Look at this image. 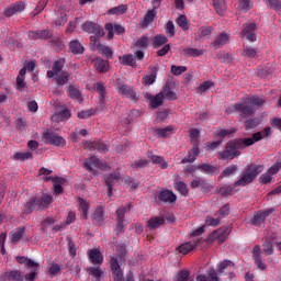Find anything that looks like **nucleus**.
I'll return each instance as SVG.
<instances>
[{
  "label": "nucleus",
  "instance_id": "obj_1",
  "mask_svg": "<svg viewBox=\"0 0 281 281\" xmlns=\"http://www.w3.org/2000/svg\"><path fill=\"white\" fill-rule=\"evenodd\" d=\"M267 99L265 97H246L243 102L235 103L234 109L245 117H249L256 113V109H260V106H265Z\"/></svg>",
  "mask_w": 281,
  "mask_h": 281
},
{
  "label": "nucleus",
  "instance_id": "obj_2",
  "mask_svg": "<svg viewBox=\"0 0 281 281\" xmlns=\"http://www.w3.org/2000/svg\"><path fill=\"white\" fill-rule=\"evenodd\" d=\"M247 146H254V140L251 138L235 139L227 143L226 149L220 153L218 157L221 159H234V157H238L240 150L247 148Z\"/></svg>",
  "mask_w": 281,
  "mask_h": 281
},
{
  "label": "nucleus",
  "instance_id": "obj_3",
  "mask_svg": "<svg viewBox=\"0 0 281 281\" xmlns=\"http://www.w3.org/2000/svg\"><path fill=\"white\" fill-rule=\"evenodd\" d=\"M63 67H65V59H59L54 63L53 70L47 71V76L49 78H54V80L57 82V85H67L69 82V79L71 78V75L67 71H63Z\"/></svg>",
  "mask_w": 281,
  "mask_h": 281
},
{
  "label": "nucleus",
  "instance_id": "obj_4",
  "mask_svg": "<svg viewBox=\"0 0 281 281\" xmlns=\"http://www.w3.org/2000/svg\"><path fill=\"white\" fill-rule=\"evenodd\" d=\"M259 172H262V166L248 165L240 179L234 183V188H238V186H241V188L249 186V183H251V181L258 177Z\"/></svg>",
  "mask_w": 281,
  "mask_h": 281
},
{
  "label": "nucleus",
  "instance_id": "obj_5",
  "mask_svg": "<svg viewBox=\"0 0 281 281\" xmlns=\"http://www.w3.org/2000/svg\"><path fill=\"white\" fill-rule=\"evenodd\" d=\"M128 212H131V203H128L125 206L120 207L116 211L117 224H116V227L114 228V232L117 235L124 234V227H126V225H128V222L125 218V215L128 214Z\"/></svg>",
  "mask_w": 281,
  "mask_h": 281
},
{
  "label": "nucleus",
  "instance_id": "obj_6",
  "mask_svg": "<svg viewBox=\"0 0 281 281\" xmlns=\"http://www.w3.org/2000/svg\"><path fill=\"white\" fill-rule=\"evenodd\" d=\"M54 202V198H52V195L47 194V193H43L42 199L40 200L38 198H32L25 205V211L26 214H30V212H32V210H34V207H36V205L40 204V207H47V205H49L50 203Z\"/></svg>",
  "mask_w": 281,
  "mask_h": 281
},
{
  "label": "nucleus",
  "instance_id": "obj_7",
  "mask_svg": "<svg viewBox=\"0 0 281 281\" xmlns=\"http://www.w3.org/2000/svg\"><path fill=\"white\" fill-rule=\"evenodd\" d=\"M111 269L114 281H124V272L122 271V267H120V261H117V258L115 257H112L111 259ZM126 281H135V278H133V272H128L126 276Z\"/></svg>",
  "mask_w": 281,
  "mask_h": 281
},
{
  "label": "nucleus",
  "instance_id": "obj_8",
  "mask_svg": "<svg viewBox=\"0 0 281 281\" xmlns=\"http://www.w3.org/2000/svg\"><path fill=\"white\" fill-rule=\"evenodd\" d=\"M83 165L86 166V170H88V172H92L93 175H97L95 169L93 168H99L100 170L109 169V165H106V162H102L100 158L94 156L83 160Z\"/></svg>",
  "mask_w": 281,
  "mask_h": 281
},
{
  "label": "nucleus",
  "instance_id": "obj_9",
  "mask_svg": "<svg viewBox=\"0 0 281 281\" xmlns=\"http://www.w3.org/2000/svg\"><path fill=\"white\" fill-rule=\"evenodd\" d=\"M90 45L93 52H99V54H103L106 58L113 57V50L111 47L100 44V41H98L95 36L90 37Z\"/></svg>",
  "mask_w": 281,
  "mask_h": 281
},
{
  "label": "nucleus",
  "instance_id": "obj_10",
  "mask_svg": "<svg viewBox=\"0 0 281 281\" xmlns=\"http://www.w3.org/2000/svg\"><path fill=\"white\" fill-rule=\"evenodd\" d=\"M43 142H45V144H52L53 146H65V144H67V142L65 140V138H63V136L54 133V132H45L43 135Z\"/></svg>",
  "mask_w": 281,
  "mask_h": 281
},
{
  "label": "nucleus",
  "instance_id": "obj_11",
  "mask_svg": "<svg viewBox=\"0 0 281 281\" xmlns=\"http://www.w3.org/2000/svg\"><path fill=\"white\" fill-rule=\"evenodd\" d=\"M120 179H122V175L120 173V170H116L113 173H110L104 177V181L108 188V196H113V186H115L116 183H120Z\"/></svg>",
  "mask_w": 281,
  "mask_h": 281
},
{
  "label": "nucleus",
  "instance_id": "obj_12",
  "mask_svg": "<svg viewBox=\"0 0 281 281\" xmlns=\"http://www.w3.org/2000/svg\"><path fill=\"white\" fill-rule=\"evenodd\" d=\"M241 38L249 41L250 43H256V23L244 24V29L240 32Z\"/></svg>",
  "mask_w": 281,
  "mask_h": 281
},
{
  "label": "nucleus",
  "instance_id": "obj_13",
  "mask_svg": "<svg viewBox=\"0 0 281 281\" xmlns=\"http://www.w3.org/2000/svg\"><path fill=\"white\" fill-rule=\"evenodd\" d=\"M83 32H87L88 34H94V37L98 38L100 36H104V29L100 26L99 24H95L93 22H86L82 25Z\"/></svg>",
  "mask_w": 281,
  "mask_h": 281
},
{
  "label": "nucleus",
  "instance_id": "obj_14",
  "mask_svg": "<svg viewBox=\"0 0 281 281\" xmlns=\"http://www.w3.org/2000/svg\"><path fill=\"white\" fill-rule=\"evenodd\" d=\"M281 168V162H276L273 166L269 168V170L260 176V183H271L273 181V175H278Z\"/></svg>",
  "mask_w": 281,
  "mask_h": 281
},
{
  "label": "nucleus",
  "instance_id": "obj_15",
  "mask_svg": "<svg viewBox=\"0 0 281 281\" xmlns=\"http://www.w3.org/2000/svg\"><path fill=\"white\" fill-rule=\"evenodd\" d=\"M201 243H203V238L196 237L195 239H193V241L192 239H190V241L180 245L178 247V251L179 254L186 256L187 254H190V251H193L194 247H196V245H201Z\"/></svg>",
  "mask_w": 281,
  "mask_h": 281
},
{
  "label": "nucleus",
  "instance_id": "obj_16",
  "mask_svg": "<svg viewBox=\"0 0 281 281\" xmlns=\"http://www.w3.org/2000/svg\"><path fill=\"white\" fill-rule=\"evenodd\" d=\"M92 223L95 225H104L106 223V213L104 212V207L98 206L91 214Z\"/></svg>",
  "mask_w": 281,
  "mask_h": 281
},
{
  "label": "nucleus",
  "instance_id": "obj_17",
  "mask_svg": "<svg viewBox=\"0 0 281 281\" xmlns=\"http://www.w3.org/2000/svg\"><path fill=\"white\" fill-rule=\"evenodd\" d=\"M252 260H255V265L257 266V268L260 271H265V269H267V265H265V262L262 261V249L260 248V246L256 245L252 248Z\"/></svg>",
  "mask_w": 281,
  "mask_h": 281
},
{
  "label": "nucleus",
  "instance_id": "obj_18",
  "mask_svg": "<svg viewBox=\"0 0 281 281\" xmlns=\"http://www.w3.org/2000/svg\"><path fill=\"white\" fill-rule=\"evenodd\" d=\"M88 257L89 261L92 265H97L98 267H100L104 262V255H102V252L98 248L90 249L88 251Z\"/></svg>",
  "mask_w": 281,
  "mask_h": 281
},
{
  "label": "nucleus",
  "instance_id": "obj_19",
  "mask_svg": "<svg viewBox=\"0 0 281 281\" xmlns=\"http://www.w3.org/2000/svg\"><path fill=\"white\" fill-rule=\"evenodd\" d=\"M85 148H88V150H99V153H106L109 150L106 143L100 140H86Z\"/></svg>",
  "mask_w": 281,
  "mask_h": 281
},
{
  "label": "nucleus",
  "instance_id": "obj_20",
  "mask_svg": "<svg viewBox=\"0 0 281 281\" xmlns=\"http://www.w3.org/2000/svg\"><path fill=\"white\" fill-rule=\"evenodd\" d=\"M25 10V2L18 1L4 9V16H14Z\"/></svg>",
  "mask_w": 281,
  "mask_h": 281
},
{
  "label": "nucleus",
  "instance_id": "obj_21",
  "mask_svg": "<svg viewBox=\"0 0 281 281\" xmlns=\"http://www.w3.org/2000/svg\"><path fill=\"white\" fill-rule=\"evenodd\" d=\"M270 214H273V209H268L266 211H260L256 213L252 218V225H256V227H261L267 216H269Z\"/></svg>",
  "mask_w": 281,
  "mask_h": 281
},
{
  "label": "nucleus",
  "instance_id": "obj_22",
  "mask_svg": "<svg viewBox=\"0 0 281 281\" xmlns=\"http://www.w3.org/2000/svg\"><path fill=\"white\" fill-rule=\"evenodd\" d=\"M146 100H148L149 102V106H151V109H159V106H161V104H164V93L159 92L156 95L153 94H146Z\"/></svg>",
  "mask_w": 281,
  "mask_h": 281
},
{
  "label": "nucleus",
  "instance_id": "obj_23",
  "mask_svg": "<svg viewBox=\"0 0 281 281\" xmlns=\"http://www.w3.org/2000/svg\"><path fill=\"white\" fill-rule=\"evenodd\" d=\"M105 30L108 32V38H113L115 34H124V26L120 24L108 23L105 24Z\"/></svg>",
  "mask_w": 281,
  "mask_h": 281
},
{
  "label": "nucleus",
  "instance_id": "obj_24",
  "mask_svg": "<svg viewBox=\"0 0 281 281\" xmlns=\"http://www.w3.org/2000/svg\"><path fill=\"white\" fill-rule=\"evenodd\" d=\"M207 276L205 274H198L196 281H218V274L214 268H209L206 271Z\"/></svg>",
  "mask_w": 281,
  "mask_h": 281
},
{
  "label": "nucleus",
  "instance_id": "obj_25",
  "mask_svg": "<svg viewBox=\"0 0 281 281\" xmlns=\"http://www.w3.org/2000/svg\"><path fill=\"white\" fill-rule=\"evenodd\" d=\"M158 199L159 201H162V203H175V201H177V195L170 190H164L159 193Z\"/></svg>",
  "mask_w": 281,
  "mask_h": 281
},
{
  "label": "nucleus",
  "instance_id": "obj_26",
  "mask_svg": "<svg viewBox=\"0 0 281 281\" xmlns=\"http://www.w3.org/2000/svg\"><path fill=\"white\" fill-rule=\"evenodd\" d=\"M201 150L199 149V146L195 145L188 154V157L183 158L181 160V164H193V161H196V158L199 157Z\"/></svg>",
  "mask_w": 281,
  "mask_h": 281
},
{
  "label": "nucleus",
  "instance_id": "obj_27",
  "mask_svg": "<svg viewBox=\"0 0 281 281\" xmlns=\"http://www.w3.org/2000/svg\"><path fill=\"white\" fill-rule=\"evenodd\" d=\"M71 117L69 109H64L52 116L53 122H67Z\"/></svg>",
  "mask_w": 281,
  "mask_h": 281
},
{
  "label": "nucleus",
  "instance_id": "obj_28",
  "mask_svg": "<svg viewBox=\"0 0 281 281\" xmlns=\"http://www.w3.org/2000/svg\"><path fill=\"white\" fill-rule=\"evenodd\" d=\"M227 236H229V231L227 228H220L212 233L213 240H218V243H225Z\"/></svg>",
  "mask_w": 281,
  "mask_h": 281
},
{
  "label": "nucleus",
  "instance_id": "obj_29",
  "mask_svg": "<svg viewBox=\"0 0 281 281\" xmlns=\"http://www.w3.org/2000/svg\"><path fill=\"white\" fill-rule=\"evenodd\" d=\"M164 223H166V220L164 218V216H153L148 221L147 227H149V229H158V227H161Z\"/></svg>",
  "mask_w": 281,
  "mask_h": 281
},
{
  "label": "nucleus",
  "instance_id": "obj_30",
  "mask_svg": "<svg viewBox=\"0 0 281 281\" xmlns=\"http://www.w3.org/2000/svg\"><path fill=\"white\" fill-rule=\"evenodd\" d=\"M119 93H121V95H125L126 98H130V100H137V93H135V91H133V88L128 87V86H121L119 88Z\"/></svg>",
  "mask_w": 281,
  "mask_h": 281
},
{
  "label": "nucleus",
  "instance_id": "obj_31",
  "mask_svg": "<svg viewBox=\"0 0 281 281\" xmlns=\"http://www.w3.org/2000/svg\"><path fill=\"white\" fill-rule=\"evenodd\" d=\"M227 41H229V35H227L226 33H221L211 45L215 49H220V47H223V45L227 44Z\"/></svg>",
  "mask_w": 281,
  "mask_h": 281
},
{
  "label": "nucleus",
  "instance_id": "obj_32",
  "mask_svg": "<svg viewBox=\"0 0 281 281\" xmlns=\"http://www.w3.org/2000/svg\"><path fill=\"white\" fill-rule=\"evenodd\" d=\"M94 68L99 74H104L109 71V61L102 59V58H97L94 59Z\"/></svg>",
  "mask_w": 281,
  "mask_h": 281
},
{
  "label": "nucleus",
  "instance_id": "obj_33",
  "mask_svg": "<svg viewBox=\"0 0 281 281\" xmlns=\"http://www.w3.org/2000/svg\"><path fill=\"white\" fill-rule=\"evenodd\" d=\"M148 159L151 161V164H157L162 170H166L168 168V162L161 156H155L149 154Z\"/></svg>",
  "mask_w": 281,
  "mask_h": 281
},
{
  "label": "nucleus",
  "instance_id": "obj_34",
  "mask_svg": "<svg viewBox=\"0 0 281 281\" xmlns=\"http://www.w3.org/2000/svg\"><path fill=\"white\" fill-rule=\"evenodd\" d=\"M121 65H126L127 67H136L137 63L135 61V57L132 54L123 55L119 57Z\"/></svg>",
  "mask_w": 281,
  "mask_h": 281
},
{
  "label": "nucleus",
  "instance_id": "obj_35",
  "mask_svg": "<svg viewBox=\"0 0 281 281\" xmlns=\"http://www.w3.org/2000/svg\"><path fill=\"white\" fill-rule=\"evenodd\" d=\"M45 181H49V177L44 178ZM54 181V192L55 194H63V183H65V179L63 178H52Z\"/></svg>",
  "mask_w": 281,
  "mask_h": 281
},
{
  "label": "nucleus",
  "instance_id": "obj_36",
  "mask_svg": "<svg viewBox=\"0 0 281 281\" xmlns=\"http://www.w3.org/2000/svg\"><path fill=\"white\" fill-rule=\"evenodd\" d=\"M69 49L71 54H75V55L82 54L85 52V47L80 42H78V40H72L69 43Z\"/></svg>",
  "mask_w": 281,
  "mask_h": 281
},
{
  "label": "nucleus",
  "instance_id": "obj_37",
  "mask_svg": "<svg viewBox=\"0 0 281 281\" xmlns=\"http://www.w3.org/2000/svg\"><path fill=\"white\" fill-rule=\"evenodd\" d=\"M270 135L271 127H266L263 131L255 133L250 139L252 140V144H256V142H260L262 137H269Z\"/></svg>",
  "mask_w": 281,
  "mask_h": 281
},
{
  "label": "nucleus",
  "instance_id": "obj_38",
  "mask_svg": "<svg viewBox=\"0 0 281 281\" xmlns=\"http://www.w3.org/2000/svg\"><path fill=\"white\" fill-rule=\"evenodd\" d=\"M160 93H162V98L165 100H169V101L177 100V93L168 85L165 86V88L162 89V91H160Z\"/></svg>",
  "mask_w": 281,
  "mask_h": 281
},
{
  "label": "nucleus",
  "instance_id": "obj_39",
  "mask_svg": "<svg viewBox=\"0 0 281 281\" xmlns=\"http://www.w3.org/2000/svg\"><path fill=\"white\" fill-rule=\"evenodd\" d=\"M68 95L71 100H78V102H82V94H80V90L75 86L68 87Z\"/></svg>",
  "mask_w": 281,
  "mask_h": 281
},
{
  "label": "nucleus",
  "instance_id": "obj_40",
  "mask_svg": "<svg viewBox=\"0 0 281 281\" xmlns=\"http://www.w3.org/2000/svg\"><path fill=\"white\" fill-rule=\"evenodd\" d=\"M25 87V69H21L16 78V89H19V91H23Z\"/></svg>",
  "mask_w": 281,
  "mask_h": 281
},
{
  "label": "nucleus",
  "instance_id": "obj_41",
  "mask_svg": "<svg viewBox=\"0 0 281 281\" xmlns=\"http://www.w3.org/2000/svg\"><path fill=\"white\" fill-rule=\"evenodd\" d=\"M172 133H175V126H172V125H169L165 128L156 130V134L158 135V137H170V135H172Z\"/></svg>",
  "mask_w": 281,
  "mask_h": 281
},
{
  "label": "nucleus",
  "instance_id": "obj_42",
  "mask_svg": "<svg viewBox=\"0 0 281 281\" xmlns=\"http://www.w3.org/2000/svg\"><path fill=\"white\" fill-rule=\"evenodd\" d=\"M16 260L20 265H25L30 269H36V267H40L37 262L25 257H16Z\"/></svg>",
  "mask_w": 281,
  "mask_h": 281
},
{
  "label": "nucleus",
  "instance_id": "obj_43",
  "mask_svg": "<svg viewBox=\"0 0 281 281\" xmlns=\"http://www.w3.org/2000/svg\"><path fill=\"white\" fill-rule=\"evenodd\" d=\"M88 272L97 281H100L102 279V276H104V271H102V269H100L99 267H90L88 268Z\"/></svg>",
  "mask_w": 281,
  "mask_h": 281
},
{
  "label": "nucleus",
  "instance_id": "obj_44",
  "mask_svg": "<svg viewBox=\"0 0 281 281\" xmlns=\"http://www.w3.org/2000/svg\"><path fill=\"white\" fill-rule=\"evenodd\" d=\"M155 16H157V11H155V9L149 10L146 15L145 19L143 21V27H148L149 23H153V21H155Z\"/></svg>",
  "mask_w": 281,
  "mask_h": 281
},
{
  "label": "nucleus",
  "instance_id": "obj_45",
  "mask_svg": "<svg viewBox=\"0 0 281 281\" xmlns=\"http://www.w3.org/2000/svg\"><path fill=\"white\" fill-rule=\"evenodd\" d=\"M150 41L151 40L148 36L144 35L136 41L135 46L138 49H146V47H148V45H150Z\"/></svg>",
  "mask_w": 281,
  "mask_h": 281
},
{
  "label": "nucleus",
  "instance_id": "obj_46",
  "mask_svg": "<svg viewBox=\"0 0 281 281\" xmlns=\"http://www.w3.org/2000/svg\"><path fill=\"white\" fill-rule=\"evenodd\" d=\"M29 36H33V38H52V33L48 30L30 32Z\"/></svg>",
  "mask_w": 281,
  "mask_h": 281
},
{
  "label": "nucleus",
  "instance_id": "obj_47",
  "mask_svg": "<svg viewBox=\"0 0 281 281\" xmlns=\"http://www.w3.org/2000/svg\"><path fill=\"white\" fill-rule=\"evenodd\" d=\"M213 5L217 12V14L223 15L227 5L225 4V0H213Z\"/></svg>",
  "mask_w": 281,
  "mask_h": 281
},
{
  "label": "nucleus",
  "instance_id": "obj_48",
  "mask_svg": "<svg viewBox=\"0 0 281 281\" xmlns=\"http://www.w3.org/2000/svg\"><path fill=\"white\" fill-rule=\"evenodd\" d=\"M157 80V70H155L151 75H146L143 77V85L145 87H150V85H155V81Z\"/></svg>",
  "mask_w": 281,
  "mask_h": 281
},
{
  "label": "nucleus",
  "instance_id": "obj_49",
  "mask_svg": "<svg viewBox=\"0 0 281 281\" xmlns=\"http://www.w3.org/2000/svg\"><path fill=\"white\" fill-rule=\"evenodd\" d=\"M234 269L235 265L232 262V260L225 259L224 261L220 262L217 265V271L218 273H225V269L227 268Z\"/></svg>",
  "mask_w": 281,
  "mask_h": 281
},
{
  "label": "nucleus",
  "instance_id": "obj_50",
  "mask_svg": "<svg viewBox=\"0 0 281 281\" xmlns=\"http://www.w3.org/2000/svg\"><path fill=\"white\" fill-rule=\"evenodd\" d=\"M274 240H267L266 243L262 244V251L266 254V256H271L273 255V244Z\"/></svg>",
  "mask_w": 281,
  "mask_h": 281
},
{
  "label": "nucleus",
  "instance_id": "obj_51",
  "mask_svg": "<svg viewBox=\"0 0 281 281\" xmlns=\"http://www.w3.org/2000/svg\"><path fill=\"white\" fill-rule=\"evenodd\" d=\"M23 234H25L23 228H15L13 232H11L12 243H19L20 238H23Z\"/></svg>",
  "mask_w": 281,
  "mask_h": 281
},
{
  "label": "nucleus",
  "instance_id": "obj_52",
  "mask_svg": "<svg viewBox=\"0 0 281 281\" xmlns=\"http://www.w3.org/2000/svg\"><path fill=\"white\" fill-rule=\"evenodd\" d=\"M254 8V4L249 0H239L238 9L240 12H249Z\"/></svg>",
  "mask_w": 281,
  "mask_h": 281
},
{
  "label": "nucleus",
  "instance_id": "obj_53",
  "mask_svg": "<svg viewBox=\"0 0 281 281\" xmlns=\"http://www.w3.org/2000/svg\"><path fill=\"white\" fill-rule=\"evenodd\" d=\"M14 159L16 161H27V159H32V153L30 151H23V153H15L14 154Z\"/></svg>",
  "mask_w": 281,
  "mask_h": 281
},
{
  "label": "nucleus",
  "instance_id": "obj_54",
  "mask_svg": "<svg viewBox=\"0 0 281 281\" xmlns=\"http://www.w3.org/2000/svg\"><path fill=\"white\" fill-rule=\"evenodd\" d=\"M168 43V37L166 35H156L154 37V47H161V45H166Z\"/></svg>",
  "mask_w": 281,
  "mask_h": 281
},
{
  "label": "nucleus",
  "instance_id": "obj_55",
  "mask_svg": "<svg viewBox=\"0 0 281 281\" xmlns=\"http://www.w3.org/2000/svg\"><path fill=\"white\" fill-rule=\"evenodd\" d=\"M97 91L99 92V95H100V102L103 104L106 98V88L102 82L97 83Z\"/></svg>",
  "mask_w": 281,
  "mask_h": 281
},
{
  "label": "nucleus",
  "instance_id": "obj_56",
  "mask_svg": "<svg viewBox=\"0 0 281 281\" xmlns=\"http://www.w3.org/2000/svg\"><path fill=\"white\" fill-rule=\"evenodd\" d=\"M205 232V226H200L195 229H193L190 234V240L194 243V239L201 238V235Z\"/></svg>",
  "mask_w": 281,
  "mask_h": 281
},
{
  "label": "nucleus",
  "instance_id": "obj_57",
  "mask_svg": "<svg viewBox=\"0 0 281 281\" xmlns=\"http://www.w3.org/2000/svg\"><path fill=\"white\" fill-rule=\"evenodd\" d=\"M126 5L121 4L119 7L112 8L108 11V14H116L119 16L120 14H126Z\"/></svg>",
  "mask_w": 281,
  "mask_h": 281
},
{
  "label": "nucleus",
  "instance_id": "obj_58",
  "mask_svg": "<svg viewBox=\"0 0 281 281\" xmlns=\"http://www.w3.org/2000/svg\"><path fill=\"white\" fill-rule=\"evenodd\" d=\"M214 87V82L212 81H204L196 88V93H205V91H210V88Z\"/></svg>",
  "mask_w": 281,
  "mask_h": 281
},
{
  "label": "nucleus",
  "instance_id": "obj_59",
  "mask_svg": "<svg viewBox=\"0 0 281 281\" xmlns=\"http://www.w3.org/2000/svg\"><path fill=\"white\" fill-rule=\"evenodd\" d=\"M214 29L212 26H204L201 27L200 31L196 33L198 38H205V36H210Z\"/></svg>",
  "mask_w": 281,
  "mask_h": 281
},
{
  "label": "nucleus",
  "instance_id": "obj_60",
  "mask_svg": "<svg viewBox=\"0 0 281 281\" xmlns=\"http://www.w3.org/2000/svg\"><path fill=\"white\" fill-rule=\"evenodd\" d=\"M198 169L202 170V172H205L206 175H214V172H216V167L207 164L198 166Z\"/></svg>",
  "mask_w": 281,
  "mask_h": 281
},
{
  "label": "nucleus",
  "instance_id": "obj_61",
  "mask_svg": "<svg viewBox=\"0 0 281 281\" xmlns=\"http://www.w3.org/2000/svg\"><path fill=\"white\" fill-rule=\"evenodd\" d=\"M190 280V272L188 270H181L177 273L173 281H188Z\"/></svg>",
  "mask_w": 281,
  "mask_h": 281
},
{
  "label": "nucleus",
  "instance_id": "obj_62",
  "mask_svg": "<svg viewBox=\"0 0 281 281\" xmlns=\"http://www.w3.org/2000/svg\"><path fill=\"white\" fill-rule=\"evenodd\" d=\"M79 205H80V210H81V212H82L81 217H82V218H87L88 212H89V202H87V201L80 199V200H79Z\"/></svg>",
  "mask_w": 281,
  "mask_h": 281
},
{
  "label": "nucleus",
  "instance_id": "obj_63",
  "mask_svg": "<svg viewBox=\"0 0 281 281\" xmlns=\"http://www.w3.org/2000/svg\"><path fill=\"white\" fill-rule=\"evenodd\" d=\"M59 19L55 21L56 27H63L67 23V13L57 11Z\"/></svg>",
  "mask_w": 281,
  "mask_h": 281
},
{
  "label": "nucleus",
  "instance_id": "obj_64",
  "mask_svg": "<svg viewBox=\"0 0 281 281\" xmlns=\"http://www.w3.org/2000/svg\"><path fill=\"white\" fill-rule=\"evenodd\" d=\"M183 52H184V56H193V57L203 56V50H199L196 48H186Z\"/></svg>",
  "mask_w": 281,
  "mask_h": 281
}]
</instances>
